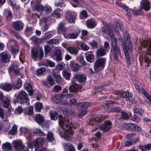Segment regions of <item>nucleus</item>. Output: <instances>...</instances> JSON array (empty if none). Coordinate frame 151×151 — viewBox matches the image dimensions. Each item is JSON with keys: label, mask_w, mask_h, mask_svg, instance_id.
<instances>
[{"label": "nucleus", "mask_w": 151, "mask_h": 151, "mask_svg": "<svg viewBox=\"0 0 151 151\" xmlns=\"http://www.w3.org/2000/svg\"><path fill=\"white\" fill-rule=\"evenodd\" d=\"M102 32L107 36V37H110L112 40L111 42V47L110 49L111 52L113 53V58L116 63H118L119 62L118 57L119 55L121 56V53L120 49L117 45L116 41L114 37V35L112 30L110 28L106 29L103 27H101Z\"/></svg>", "instance_id": "1"}, {"label": "nucleus", "mask_w": 151, "mask_h": 151, "mask_svg": "<svg viewBox=\"0 0 151 151\" xmlns=\"http://www.w3.org/2000/svg\"><path fill=\"white\" fill-rule=\"evenodd\" d=\"M62 129L65 131L62 134L61 136L64 139L69 141L72 140V136L74 132L71 126V123L68 119L64 120L63 122L59 124Z\"/></svg>", "instance_id": "2"}, {"label": "nucleus", "mask_w": 151, "mask_h": 151, "mask_svg": "<svg viewBox=\"0 0 151 151\" xmlns=\"http://www.w3.org/2000/svg\"><path fill=\"white\" fill-rule=\"evenodd\" d=\"M123 36V50H124L127 62L129 64L130 62L129 52H131L132 50V43L129 37V34L127 32L124 33Z\"/></svg>", "instance_id": "3"}, {"label": "nucleus", "mask_w": 151, "mask_h": 151, "mask_svg": "<svg viewBox=\"0 0 151 151\" xmlns=\"http://www.w3.org/2000/svg\"><path fill=\"white\" fill-rule=\"evenodd\" d=\"M13 103L16 104L18 103L22 104H29L27 93L24 91H21L17 95L16 99H13Z\"/></svg>", "instance_id": "4"}, {"label": "nucleus", "mask_w": 151, "mask_h": 151, "mask_svg": "<svg viewBox=\"0 0 151 151\" xmlns=\"http://www.w3.org/2000/svg\"><path fill=\"white\" fill-rule=\"evenodd\" d=\"M31 57L32 59L36 60L38 58L41 60L43 58L44 52L42 49H40L39 51L36 48H34L31 50Z\"/></svg>", "instance_id": "5"}, {"label": "nucleus", "mask_w": 151, "mask_h": 151, "mask_svg": "<svg viewBox=\"0 0 151 151\" xmlns=\"http://www.w3.org/2000/svg\"><path fill=\"white\" fill-rule=\"evenodd\" d=\"M106 59L105 58H98L94 62L93 67L95 70L99 69L103 70L105 67Z\"/></svg>", "instance_id": "6"}, {"label": "nucleus", "mask_w": 151, "mask_h": 151, "mask_svg": "<svg viewBox=\"0 0 151 151\" xmlns=\"http://www.w3.org/2000/svg\"><path fill=\"white\" fill-rule=\"evenodd\" d=\"M35 151H38L44 147L43 146L45 141L44 139L39 137L37 138L33 141Z\"/></svg>", "instance_id": "7"}, {"label": "nucleus", "mask_w": 151, "mask_h": 151, "mask_svg": "<svg viewBox=\"0 0 151 151\" xmlns=\"http://www.w3.org/2000/svg\"><path fill=\"white\" fill-rule=\"evenodd\" d=\"M89 106V104L87 102H83L79 104L78 106L81 109V111L79 113V116L80 117L83 116L88 112L87 109Z\"/></svg>", "instance_id": "8"}, {"label": "nucleus", "mask_w": 151, "mask_h": 151, "mask_svg": "<svg viewBox=\"0 0 151 151\" xmlns=\"http://www.w3.org/2000/svg\"><path fill=\"white\" fill-rule=\"evenodd\" d=\"M11 58L10 54L7 52H2L0 53V62L2 63L9 62Z\"/></svg>", "instance_id": "9"}, {"label": "nucleus", "mask_w": 151, "mask_h": 151, "mask_svg": "<svg viewBox=\"0 0 151 151\" xmlns=\"http://www.w3.org/2000/svg\"><path fill=\"white\" fill-rule=\"evenodd\" d=\"M41 83L45 86L49 88L55 84L54 79L50 75L47 77L46 81H42Z\"/></svg>", "instance_id": "10"}, {"label": "nucleus", "mask_w": 151, "mask_h": 151, "mask_svg": "<svg viewBox=\"0 0 151 151\" xmlns=\"http://www.w3.org/2000/svg\"><path fill=\"white\" fill-rule=\"evenodd\" d=\"M112 125V123L110 121H106L101 126L100 130L103 133L107 132L111 129Z\"/></svg>", "instance_id": "11"}, {"label": "nucleus", "mask_w": 151, "mask_h": 151, "mask_svg": "<svg viewBox=\"0 0 151 151\" xmlns=\"http://www.w3.org/2000/svg\"><path fill=\"white\" fill-rule=\"evenodd\" d=\"M133 95L127 92H123V97L126 98L127 101L129 102L130 103L135 104L137 102L134 98L132 97Z\"/></svg>", "instance_id": "12"}, {"label": "nucleus", "mask_w": 151, "mask_h": 151, "mask_svg": "<svg viewBox=\"0 0 151 151\" xmlns=\"http://www.w3.org/2000/svg\"><path fill=\"white\" fill-rule=\"evenodd\" d=\"M73 78L75 81L79 83H82L86 80L87 77L83 74H76Z\"/></svg>", "instance_id": "13"}, {"label": "nucleus", "mask_w": 151, "mask_h": 151, "mask_svg": "<svg viewBox=\"0 0 151 151\" xmlns=\"http://www.w3.org/2000/svg\"><path fill=\"white\" fill-rule=\"evenodd\" d=\"M65 19L70 23H75L76 16L70 12H66L65 15Z\"/></svg>", "instance_id": "14"}, {"label": "nucleus", "mask_w": 151, "mask_h": 151, "mask_svg": "<svg viewBox=\"0 0 151 151\" xmlns=\"http://www.w3.org/2000/svg\"><path fill=\"white\" fill-rule=\"evenodd\" d=\"M25 89L28 92L30 96L33 95L34 91L33 89V87L30 83L26 82H25L24 85Z\"/></svg>", "instance_id": "15"}, {"label": "nucleus", "mask_w": 151, "mask_h": 151, "mask_svg": "<svg viewBox=\"0 0 151 151\" xmlns=\"http://www.w3.org/2000/svg\"><path fill=\"white\" fill-rule=\"evenodd\" d=\"M92 51L87 52L86 54V58L88 62L93 63L94 60L95 55Z\"/></svg>", "instance_id": "16"}, {"label": "nucleus", "mask_w": 151, "mask_h": 151, "mask_svg": "<svg viewBox=\"0 0 151 151\" xmlns=\"http://www.w3.org/2000/svg\"><path fill=\"white\" fill-rule=\"evenodd\" d=\"M12 145L16 149L20 151L23 150L25 147L21 142L18 141H15L13 142Z\"/></svg>", "instance_id": "17"}, {"label": "nucleus", "mask_w": 151, "mask_h": 151, "mask_svg": "<svg viewBox=\"0 0 151 151\" xmlns=\"http://www.w3.org/2000/svg\"><path fill=\"white\" fill-rule=\"evenodd\" d=\"M61 55V52L59 49H57L55 52L52 51L51 54L52 56H56V60L57 61H61L62 60Z\"/></svg>", "instance_id": "18"}, {"label": "nucleus", "mask_w": 151, "mask_h": 151, "mask_svg": "<svg viewBox=\"0 0 151 151\" xmlns=\"http://www.w3.org/2000/svg\"><path fill=\"white\" fill-rule=\"evenodd\" d=\"M81 31L80 30L75 31L73 33H70L68 36L65 35L66 39L68 38L70 39H75L77 38L79 35Z\"/></svg>", "instance_id": "19"}, {"label": "nucleus", "mask_w": 151, "mask_h": 151, "mask_svg": "<svg viewBox=\"0 0 151 151\" xmlns=\"http://www.w3.org/2000/svg\"><path fill=\"white\" fill-rule=\"evenodd\" d=\"M134 86L138 90L139 92L141 91V92L146 97L151 103V96H150L144 89H142L141 90L140 87L137 84H134Z\"/></svg>", "instance_id": "20"}, {"label": "nucleus", "mask_w": 151, "mask_h": 151, "mask_svg": "<svg viewBox=\"0 0 151 151\" xmlns=\"http://www.w3.org/2000/svg\"><path fill=\"white\" fill-rule=\"evenodd\" d=\"M65 151H76L75 147L69 142L64 144Z\"/></svg>", "instance_id": "21"}, {"label": "nucleus", "mask_w": 151, "mask_h": 151, "mask_svg": "<svg viewBox=\"0 0 151 151\" xmlns=\"http://www.w3.org/2000/svg\"><path fill=\"white\" fill-rule=\"evenodd\" d=\"M23 23L20 21H16L14 23V27L16 30H20L23 28Z\"/></svg>", "instance_id": "22"}, {"label": "nucleus", "mask_w": 151, "mask_h": 151, "mask_svg": "<svg viewBox=\"0 0 151 151\" xmlns=\"http://www.w3.org/2000/svg\"><path fill=\"white\" fill-rule=\"evenodd\" d=\"M63 98L62 95L60 94H57L53 96L51 100L53 103L58 104L60 102Z\"/></svg>", "instance_id": "23"}, {"label": "nucleus", "mask_w": 151, "mask_h": 151, "mask_svg": "<svg viewBox=\"0 0 151 151\" xmlns=\"http://www.w3.org/2000/svg\"><path fill=\"white\" fill-rule=\"evenodd\" d=\"M142 7L145 11H148L150 8V3L147 0H142L141 2Z\"/></svg>", "instance_id": "24"}, {"label": "nucleus", "mask_w": 151, "mask_h": 151, "mask_svg": "<svg viewBox=\"0 0 151 151\" xmlns=\"http://www.w3.org/2000/svg\"><path fill=\"white\" fill-rule=\"evenodd\" d=\"M106 50L103 48H100L97 49L96 52V57L98 58L99 57H102L105 55Z\"/></svg>", "instance_id": "25"}, {"label": "nucleus", "mask_w": 151, "mask_h": 151, "mask_svg": "<svg viewBox=\"0 0 151 151\" xmlns=\"http://www.w3.org/2000/svg\"><path fill=\"white\" fill-rule=\"evenodd\" d=\"M70 67L73 71L74 72L78 71L79 69V64L76 63L74 61H70Z\"/></svg>", "instance_id": "26"}, {"label": "nucleus", "mask_w": 151, "mask_h": 151, "mask_svg": "<svg viewBox=\"0 0 151 151\" xmlns=\"http://www.w3.org/2000/svg\"><path fill=\"white\" fill-rule=\"evenodd\" d=\"M58 31L59 33L60 32H63V35L65 38H66L65 37V33L66 32V29L63 23L60 22L58 27Z\"/></svg>", "instance_id": "27"}, {"label": "nucleus", "mask_w": 151, "mask_h": 151, "mask_svg": "<svg viewBox=\"0 0 151 151\" xmlns=\"http://www.w3.org/2000/svg\"><path fill=\"white\" fill-rule=\"evenodd\" d=\"M53 77L55 78L56 83L59 84H62L63 82V79L59 74H54Z\"/></svg>", "instance_id": "28"}, {"label": "nucleus", "mask_w": 151, "mask_h": 151, "mask_svg": "<svg viewBox=\"0 0 151 151\" xmlns=\"http://www.w3.org/2000/svg\"><path fill=\"white\" fill-rule=\"evenodd\" d=\"M86 24L88 28L89 29H93L96 27L95 21L92 19L87 20Z\"/></svg>", "instance_id": "29"}, {"label": "nucleus", "mask_w": 151, "mask_h": 151, "mask_svg": "<svg viewBox=\"0 0 151 151\" xmlns=\"http://www.w3.org/2000/svg\"><path fill=\"white\" fill-rule=\"evenodd\" d=\"M13 87L12 83H7L2 85L1 88L4 91L9 92L12 89Z\"/></svg>", "instance_id": "30"}, {"label": "nucleus", "mask_w": 151, "mask_h": 151, "mask_svg": "<svg viewBox=\"0 0 151 151\" xmlns=\"http://www.w3.org/2000/svg\"><path fill=\"white\" fill-rule=\"evenodd\" d=\"M13 86H14L17 89H19L22 86V80L20 78H18L17 79L14 80V82L12 83Z\"/></svg>", "instance_id": "31"}, {"label": "nucleus", "mask_w": 151, "mask_h": 151, "mask_svg": "<svg viewBox=\"0 0 151 151\" xmlns=\"http://www.w3.org/2000/svg\"><path fill=\"white\" fill-rule=\"evenodd\" d=\"M43 108V104L42 103L37 102L35 105V109L36 112H39Z\"/></svg>", "instance_id": "32"}, {"label": "nucleus", "mask_w": 151, "mask_h": 151, "mask_svg": "<svg viewBox=\"0 0 151 151\" xmlns=\"http://www.w3.org/2000/svg\"><path fill=\"white\" fill-rule=\"evenodd\" d=\"M35 120L38 124H40L44 122V119L40 114H38L36 115Z\"/></svg>", "instance_id": "33"}, {"label": "nucleus", "mask_w": 151, "mask_h": 151, "mask_svg": "<svg viewBox=\"0 0 151 151\" xmlns=\"http://www.w3.org/2000/svg\"><path fill=\"white\" fill-rule=\"evenodd\" d=\"M4 15L6 17V19L7 20H11V18H13V16L11 11L6 10L4 12Z\"/></svg>", "instance_id": "34"}, {"label": "nucleus", "mask_w": 151, "mask_h": 151, "mask_svg": "<svg viewBox=\"0 0 151 151\" xmlns=\"http://www.w3.org/2000/svg\"><path fill=\"white\" fill-rule=\"evenodd\" d=\"M79 88L78 84L75 83L71 85L69 87V91L71 92H75L77 91L78 90Z\"/></svg>", "instance_id": "35"}, {"label": "nucleus", "mask_w": 151, "mask_h": 151, "mask_svg": "<svg viewBox=\"0 0 151 151\" xmlns=\"http://www.w3.org/2000/svg\"><path fill=\"white\" fill-rule=\"evenodd\" d=\"M133 110L135 114H137L139 116H141L144 113V110L141 108L135 107L133 109Z\"/></svg>", "instance_id": "36"}, {"label": "nucleus", "mask_w": 151, "mask_h": 151, "mask_svg": "<svg viewBox=\"0 0 151 151\" xmlns=\"http://www.w3.org/2000/svg\"><path fill=\"white\" fill-rule=\"evenodd\" d=\"M67 50L71 54L76 55L78 54V50L76 48L70 47L67 49Z\"/></svg>", "instance_id": "37"}, {"label": "nucleus", "mask_w": 151, "mask_h": 151, "mask_svg": "<svg viewBox=\"0 0 151 151\" xmlns=\"http://www.w3.org/2000/svg\"><path fill=\"white\" fill-rule=\"evenodd\" d=\"M62 75L63 77L67 80H69L71 74L70 73L65 70H63L62 71Z\"/></svg>", "instance_id": "38"}, {"label": "nucleus", "mask_w": 151, "mask_h": 151, "mask_svg": "<svg viewBox=\"0 0 151 151\" xmlns=\"http://www.w3.org/2000/svg\"><path fill=\"white\" fill-rule=\"evenodd\" d=\"M110 112H121V117L123 118V111L121 110L119 107H114L111 108L109 109Z\"/></svg>", "instance_id": "39"}, {"label": "nucleus", "mask_w": 151, "mask_h": 151, "mask_svg": "<svg viewBox=\"0 0 151 151\" xmlns=\"http://www.w3.org/2000/svg\"><path fill=\"white\" fill-rule=\"evenodd\" d=\"M46 139L47 141L49 142H52L54 141L55 140V138L53 133L50 132H48L47 135Z\"/></svg>", "instance_id": "40"}, {"label": "nucleus", "mask_w": 151, "mask_h": 151, "mask_svg": "<svg viewBox=\"0 0 151 151\" xmlns=\"http://www.w3.org/2000/svg\"><path fill=\"white\" fill-rule=\"evenodd\" d=\"M17 126L14 124L12 128V129L9 131V134L11 135H15L17 132Z\"/></svg>", "instance_id": "41"}, {"label": "nucleus", "mask_w": 151, "mask_h": 151, "mask_svg": "<svg viewBox=\"0 0 151 151\" xmlns=\"http://www.w3.org/2000/svg\"><path fill=\"white\" fill-rule=\"evenodd\" d=\"M123 127L127 129L133 130L134 128V124L132 123H126L124 124Z\"/></svg>", "instance_id": "42"}, {"label": "nucleus", "mask_w": 151, "mask_h": 151, "mask_svg": "<svg viewBox=\"0 0 151 151\" xmlns=\"http://www.w3.org/2000/svg\"><path fill=\"white\" fill-rule=\"evenodd\" d=\"M51 16L57 18H60L61 17V14L58 9H56L53 11L51 14Z\"/></svg>", "instance_id": "43"}, {"label": "nucleus", "mask_w": 151, "mask_h": 151, "mask_svg": "<svg viewBox=\"0 0 151 151\" xmlns=\"http://www.w3.org/2000/svg\"><path fill=\"white\" fill-rule=\"evenodd\" d=\"M79 45L83 50L87 51L89 49V47L86 44H84L83 41H81L79 43Z\"/></svg>", "instance_id": "44"}, {"label": "nucleus", "mask_w": 151, "mask_h": 151, "mask_svg": "<svg viewBox=\"0 0 151 151\" xmlns=\"http://www.w3.org/2000/svg\"><path fill=\"white\" fill-rule=\"evenodd\" d=\"M92 49H97L98 48V43L97 42L94 40H92L90 42Z\"/></svg>", "instance_id": "45"}, {"label": "nucleus", "mask_w": 151, "mask_h": 151, "mask_svg": "<svg viewBox=\"0 0 151 151\" xmlns=\"http://www.w3.org/2000/svg\"><path fill=\"white\" fill-rule=\"evenodd\" d=\"M33 133L35 134H38L39 136H44L45 135V134L40 129H35Z\"/></svg>", "instance_id": "46"}, {"label": "nucleus", "mask_w": 151, "mask_h": 151, "mask_svg": "<svg viewBox=\"0 0 151 151\" xmlns=\"http://www.w3.org/2000/svg\"><path fill=\"white\" fill-rule=\"evenodd\" d=\"M35 8L37 11L44 10V8L43 5L40 3L37 4L35 5Z\"/></svg>", "instance_id": "47"}, {"label": "nucleus", "mask_w": 151, "mask_h": 151, "mask_svg": "<svg viewBox=\"0 0 151 151\" xmlns=\"http://www.w3.org/2000/svg\"><path fill=\"white\" fill-rule=\"evenodd\" d=\"M3 105L4 108H7L9 107L10 102V99L9 98H6L3 101Z\"/></svg>", "instance_id": "48"}, {"label": "nucleus", "mask_w": 151, "mask_h": 151, "mask_svg": "<svg viewBox=\"0 0 151 151\" xmlns=\"http://www.w3.org/2000/svg\"><path fill=\"white\" fill-rule=\"evenodd\" d=\"M2 147L4 148L9 150H11L12 149L11 144L8 142L3 144Z\"/></svg>", "instance_id": "49"}, {"label": "nucleus", "mask_w": 151, "mask_h": 151, "mask_svg": "<svg viewBox=\"0 0 151 151\" xmlns=\"http://www.w3.org/2000/svg\"><path fill=\"white\" fill-rule=\"evenodd\" d=\"M46 70V69L45 67L40 68L37 70L36 74L37 76L42 75Z\"/></svg>", "instance_id": "50"}, {"label": "nucleus", "mask_w": 151, "mask_h": 151, "mask_svg": "<svg viewBox=\"0 0 151 151\" xmlns=\"http://www.w3.org/2000/svg\"><path fill=\"white\" fill-rule=\"evenodd\" d=\"M58 114L56 111L51 113L50 114V119L51 120H56L58 119Z\"/></svg>", "instance_id": "51"}, {"label": "nucleus", "mask_w": 151, "mask_h": 151, "mask_svg": "<svg viewBox=\"0 0 151 151\" xmlns=\"http://www.w3.org/2000/svg\"><path fill=\"white\" fill-rule=\"evenodd\" d=\"M47 42L49 44L58 45L59 43V40L58 39H51L47 41Z\"/></svg>", "instance_id": "52"}, {"label": "nucleus", "mask_w": 151, "mask_h": 151, "mask_svg": "<svg viewBox=\"0 0 151 151\" xmlns=\"http://www.w3.org/2000/svg\"><path fill=\"white\" fill-rule=\"evenodd\" d=\"M114 102L112 100H109L106 101L103 104V106H106V107L108 108L111 106V104H113Z\"/></svg>", "instance_id": "53"}, {"label": "nucleus", "mask_w": 151, "mask_h": 151, "mask_svg": "<svg viewBox=\"0 0 151 151\" xmlns=\"http://www.w3.org/2000/svg\"><path fill=\"white\" fill-rule=\"evenodd\" d=\"M51 48L48 45H45L44 47V50L45 55H46L50 53L51 51Z\"/></svg>", "instance_id": "54"}, {"label": "nucleus", "mask_w": 151, "mask_h": 151, "mask_svg": "<svg viewBox=\"0 0 151 151\" xmlns=\"http://www.w3.org/2000/svg\"><path fill=\"white\" fill-rule=\"evenodd\" d=\"M131 120L139 123L141 121V118L136 115H134L131 118Z\"/></svg>", "instance_id": "55"}, {"label": "nucleus", "mask_w": 151, "mask_h": 151, "mask_svg": "<svg viewBox=\"0 0 151 151\" xmlns=\"http://www.w3.org/2000/svg\"><path fill=\"white\" fill-rule=\"evenodd\" d=\"M141 10V7L138 8H134L133 10L134 14L136 15H139L140 14V11Z\"/></svg>", "instance_id": "56"}, {"label": "nucleus", "mask_w": 151, "mask_h": 151, "mask_svg": "<svg viewBox=\"0 0 151 151\" xmlns=\"http://www.w3.org/2000/svg\"><path fill=\"white\" fill-rule=\"evenodd\" d=\"M34 107L33 106H29L28 111L27 112V114L29 115H31L33 113Z\"/></svg>", "instance_id": "57"}, {"label": "nucleus", "mask_w": 151, "mask_h": 151, "mask_svg": "<svg viewBox=\"0 0 151 151\" xmlns=\"http://www.w3.org/2000/svg\"><path fill=\"white\" fill-rule=\"evenodd\" d=\"M114 29L116 31H119L121 29V27L120 24L118 22H117L115 24H114Z\"/></svg>", "instance_id": "58"}, {"label": "nucleus", "mask_w": 151, "mask_h": 151, "mask_svg": "<svg viewBox=\"0 0 151 151\" xmlns=\"http://www.w3.org/2000/svg\"><path fill=\"white\" fill-rule=\"evenodd\" d=\"M124 11L126 12L127 15L129 16L130 15V9H128L127 6L123 5V11Z\"/></svg>", "instance_id": "59"}, {"label": "nucleus", "mask_w": 151, "mask_h": 151, "mask_svg": "<svg viewBox=\"0 0 151 151\" xmlns=\"http://www.w3.org/2000/svg\"><path fill=\"white\" fill-rule=\"evenodd\" d=\"M16 65L14 63H12L9 68V71L12 72L16 69Z\"/></svg>", "instance_id": "60"}, {"label": "nucleus", "mask_w": 151, "mask_h": 151, "mask_svg": "<svg viewBox=\"0 0 151 151\" xmlns=\"http://www.w3.org/2000/svg\"><path fill=\"white\" fill-rule=\"evenodd\" d=\"M62 89V87L61 86L59 85H56L53 88V90L56 92H58L60 91Z\"/></svg>", "instance_id": "61"}, {"label": "nucleus", "mask_w": 151, "mask_h": 151, "mask_svg": "<svg viewBox=\"0 0 151 151\" xmlns=\"http://www.w3.org/2000/svg\"><path fill=\"white\" fill-rule=\"evenodd\" d=\"M74 4H72V6L75 7H77L79 5L80 2L81 0H72Z\"/></svg>", "instance_id": "62"}, {"label": "nucleus", "mask_w": 151, "mask_h": 151, "mask_svg": "<svg viewBox=\"0 0 151 151\" xmlns=\"http://www.w3.org/2000/svg\"><path fill=\"white\" fill-rule=\"evenodd\" d=\"M45 12L47 14L50 13L52 11V8L49 6H46L44 7Z\"/></svg>", "instance_id": "63"}, {"label": "nucleus", "mask_w": 151, "mask_h": 151, "mask_svg": "<svg viewBox=\"0 0 151 151\" xmlns=\"http://www.w3.org/2000/svg\"><path fill=\"white\" fill-rule=\"evenodd\" d=\"M12 54L14 55H16L17 54L19 51V50L18 48H15L14 47H12L11 49Z\"/></svg>", "instance_id": "64"}]
</instances>
